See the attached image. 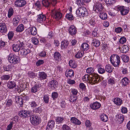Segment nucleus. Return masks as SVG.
<instances>
[{
	"instance_id": "79ce46f5",
	"label": "nucleus",
	"mask_w": 130,
	"mask_h": 130,
	"mask_svg": "<svg viewBox=\"0 0 130 130\" xmlns=\"http://www.w3.org/2000/svg\"><path fill=\"white\" fill-rule=\"evenodd\" d=\"M77 98L76 96L72 95L70 96V98L69 99L70 101L72 102H76Z\"/></svg>"
},
{
	"instance_id": "393cba45",
	"label": "nucleus",
	"mask_w": 130,
	"mask_h": 130,
	"mask_svg": "<svg viewBox=\"0 0 130 130\" xmlns=\"http://www.w3.org/2000/svg\"><path fill=\"white\" fill-rule=\"evenodd\" d=\"M28 75L29 78H34L36 77L37 74L32 71H30L28 73Z\"/></svg>"
},
{
	"instance_id": "a19ab883",
	"label": "nucleus",
	"mask_w": 130,
	"mask_h": 130,
	"mask_svg": "<svg viewBox=\"0 0 130 130\" xmlns=\"http://www.w3.org/2000/svg\"><path fill=\"white\" fill-rule=\"evenodd\" d=\"M121 49L123 53H126L129 50V48L127 46L124 45L122 47Z\"/></svg>"
},
{
	"instance_id": "7ed1b4c3",
	"label": "nucleus",
	"mask_w": 130,
	"mask_h": 130,
	"mask_svg": "<svg viewBox=\"0 0 130 130\" xmlns=\"http://www.w3.org/2000/svg\"><path fill=\"white\" fill-rule=\"evenodd\" d=\"M8 58L9 62L13 64L17 63L20 61L19 57L13 54H9L8 56Z\"/></svg>"
},
{
	"instance_id": "5fc2aeb1",
	"label": "nucleus",
	"mask_w": 130,
	"mask_h": 130,
	"mask_svg": "<svg viewBox=\"0 0 130 130\" xmlns=\"http://www.w3.org/2000/svg\"><path fill=\"white\" fill-rule=\"evenodd\" d=\"M33 43L35 45H37L38 44L39 41L36 38H33L32 39Z\"/></svg>"
},
{
	"instance_id": "6e6552de",
	"label": "nucleus",
	"mask_w": 130,
	"mask_h": 130,
	"mask_svg": "<svg viewBox=\"0 0 130 130\" xmlns=\"http://www.w3.org/2000/svg\"><path fill=\"white\" fill-rule=\"evenodd\" d=\"M17 43V44L13 45V50L15 52H18L24 45L23 42H21L20 41H19Z\"/></svg>"
},
{
	"instance_id": "774afa93",
	"label": "nucleus",
	"mask_w": 130,
	"mask_h": 130,
	"mask_svg": "<svg viewBox=\"0 0 130 130\" xmlns=\"http://www.w3.org/2000/svg\"><path fill=\"white\" fill-rule=\"evenodd\" d=\"M13 123L11 122H10V124H9L7 126V130H10L12 128V127Z\"/></svg>"
},
{
	"instance_id": "052dcab7",
	"label": "nucleus",
	"mask_w": 130,
	"mask_h": 130,
	"mask_svg": "<svg viewBox=\"0 0 130 130\" xmlns=\"http://www.w3.org/2000/svg\"><path fill=\"white\" fill-rule=\"evenodd\" d=\"M44 63V61L43 60H39L36 63V64L37 66H39L40 65L43 64Z\"/></svg>"
},
{
	"instance_id": "09e8293b",
	"label": "nucleus",
	"mask_w": 130,
	"mask_h": 130,
	"mask_svg": "<svg viewBox=\"0 0 130 130\" xmlns=\"http://www.w3.org/2000/svg\"><path fill=\"white\" fill-rule=\"evenodd\" d=\"M38 88L37 86L35 85L32 87L31 89V92L33 93L36 92L37 90V88Z\"/></svg>"
},
{
	"instance_id": "13d9d810",
	"label": "nucleus",
	"mask_w": 130,
	"mask_h": 130,
	"mask_svg": "<svg viewBox=\"0 0 130 130\" xmlns=\"http://www.w3.org/2000/svg\"><path fill=\"white\" fill-rule=\"evenodd\" d=\"M3 68L5 71H9L10 70V68L9 65L4 66Z\"/></svg>"
},
{
	"instance_id": "c85d7f7f",
	"label": "nucleus",
	"mask_w": 130,
	"mask_h": 130,
	"mask_svg": "<svg viewBox=\"0 0 130 130\" xmlns=\"http://www.w3.org/2000/svg\"><path fill=\"white\" fill-rule=\"evenodd\" d=\"M65 75L67 77H72L74 76L73 71L71 70H69L68 71L66 72Z\"/></svg>"
},
{
	"instance_id": "aec40b11",
	"label": "nucleus",
	"mask_w": 130,
	"mask_h": 130,
	"mask_svg": "<svg viewBox=\"0 0 130 130\" xmlns=\"http://www.w3.org/2000/svg\"><path fill=\"white\" fill-rule=\"evenodd\" d=\"M71 122L76 125H79L80 124V121L75 117H72L71 119Z\"/></svg>"
},
{
	"instance_id": "473e14b6",
	"label": "nucleus",
	"mask_w": 130,
	"mask_h": 130,
	"mask_svg": "<svg viewBox=\"0 0 130 130\" xmlns=\"http://www.w3.org/2000/svg\"><path fill=\"white\" fill-rule=\"evenodd\" d=\"M20 20V19L18 17L14 18L13 20L14 26H17L19 24Z\"/></svg>"
},
{
	"instance_id": "20e7f679",
	"label": "nucleus",
	"mask_w": 130,
	"mask_h": 130,
	"mask_svg": "<svg viewBox=\"0 0 130 130\" xmlns=\"http://www.w3.org/2000/svg\"><path fill=\"white\" fill-rule=\"evenodd\" d=\"M77 14L83 17L87 16L88 15V12L87 9L85 7H79L76 11Z\"/></svg>"
},
{
	"instance_id": "2eb2a0df",
	"label": "nucleus",
	"mask_w": 130,
	"mask_h": 130,
	"mask_svg": "<svg viewBox=\"0 0 130 130\" xmlns=\"http://www.w3.org/2000/svg\"><path fill=\"white\" fill-rule=\"evenodd\" d=\"M7 31V29L5 24L4 23H0V31L5 32Z\"/></svg>"
},
{
	"instance_id": "e2e57ef3",
	"label": "nucleus",
	"mask_w": 130,
	"mask_h": 130,
	"mask_svg": "<svg viewBox=\"0 0 130 130\" xmlns=\"http://www.w3.org/2000/svg\"><path fill=\"white\" fill-rule=\"evenodd\" d=\"M109 84L111 85H113L115 83V81L112 78L110 79L108 81Z\"/></svg>"
},
{
	"instance_id": "680f3d73",
	"label": "nucleus",
	"mask_w": 130,
	"mask_h": 130,
	"mask_svg": "<svg viewBox=\"0 0 130 130\" xmlns=\"http://www.w3.org/2000/svg\"><path fill=\"white\" fill-rule=\"evenodd\" d=\"M79 87L83 90H85L86 89V86L84 84L81 83L79 85Z\"/></svg>"
},
{
	"instance_id": "49530a36",
	"label": "nucleus",
	"mask_w": 130,
	"mask_h": 130,
	"mask_svg": "<svg viewBox=\"0 0 130 130\" xmlns=\"http://www.w3.org/2000/svg\"><path fill=\"white\" fill-rule=\"evenodd\" d=\"M83 52H82V53L81 52H78L75 55V57L77 58H81L83 56Z\"/></svg>"
},
{
	"instance_id": "7c9ffc66",
	"label": "nucleus",
	"mask_w": 130,
	"mask_h": 130,
	"mask_svg": "<svg viewBox=\"0 0 130 130\" xmlns=\"http://www.w3.org/2000/svg\"><path fill=\"white\" fill-rule=\"evenodd\" d=\"M69 32H76V28L74 25L70 26L69 29Z\"/></svg>"
},
{
	"instance_id": "f8f14e48",
	"label": "nucleus",
	"mask_w": 130,
	"mask_h": 130,
	"mask_svg": "<svg viewBox=\"0 0 130 130\" xmlns=\"http://www.w3.org/2000/svg\"><path fill=\"white\" fill-rule=\"evenodd\" d=\"M118 9L120 10L122 15H126L128 12V11L125 9L124 6H120L118 7Z\"/></svg>"
},
{
	"instance_id": "4be33fe9",
	"label": "nucleus",
	"mask_w": 130,
	"mask_h": 130,
	"mask_svg": "<svg viewBox=\"0 0 130 130\" xmlns=\"http://www.w3.org/2000/svg\"><path fill=\"white\" fill-rule=\"evenodd\" d=\"M113 101L114 103L117 105H121L122 103V100L119 98L115 99Z\"/></svg>"
},
{
	"instance_id": "b1692460",
	"label": "nucleus",
	"mask_w": 130,
	"mask_h": 130,
	"mask_svg": "<svg viewBox=\"0 0 130 130\" xmlns=\"http://www.w3.org/2000/svg\"><path fill=\"white\" fill-rule=\"evenodd\" d=\"M98 67V71L99 73L101 74H103L105 73V69L103 68L102 66L101 65L99 64Z\"/></svg>"
},
{
	"instance_id": "6e6d98bb",
	"label": "nucleus",
	"mask_w": 130,
	"mask_h": 130,
	"mask_svg": "<svg viewBox=\"0 0 130 130\" xmlns=\"http://www.w3.org/2000/svg\"><path fill=\"white\" fill-rule=\"evenodd\" d=\"M66 17L67 19L70 20H72L73 19V15L71 14H67L66 15Z\"/></svg>"
},
{
	"instance_id": "0e129e2a",
	"label": "nucleus",
	"mask_w": 130,
	"mask_h": 130,
	"mask_svg": "<svg viewBox=\"0 0 130 130\" xmlns=\"http://www.w3.org/2000/svg\"><path fill=\"white\" fill-rule=\"evenodd\" d=\"M122 30V29L120 27H118L115 29V31L116 32H120Z\"/></svg>"
},
{
	"instance_id": "c9c22d12",
	"label": "nucleus",
	"mask_w": 130,
	"mask_h": 130,
	"mask_svg": "<svg viewBox=\"0 0 130 130\" xmlns=\"http://www.w3.org/2000/svg\"><path fill=\"white\" fill-rule=\"evenodd\" d=\"M99 15L100 18L103 20H105L107 17V14L106 13H103L102 12H100Z\"/></svg>"
},
{
	"instance_id": "bb28decb",
	"label": "nucleus",
	"mask_w": 130,
	"mask_h": 130,
	"mask_svg": "<svg viewBox=\"0 0 130 130\" xmlns=\"http://www.w3.org/2000/svg\"><path fill=\"white\" fill-rule=\"evenodd\" d=\"M54 59L56 60H59L61 58V55L60 53L58 52L54 53Z\"/></svg>"
},
{
	"instance_id": "338daca9",
	"label": "nucleus",
	"mask_w": 130,
	"mask_h": 130,
	"mask_svg": "<svg viewBox=\"0 0 130 130\" xmlns=\"http://www.w3.org/2000/svg\"><path fill=\"white\" fill-rule=\"evenodd\" d=\"M62 128L63 130H70L69 127L66 125H64L62 126Z\"/></svg>"
},
{
	"instance_id": "e433bc0d",
	"label": "nucleus",
	"mask_w": 130,
	"mask_h": 130,
	"mask_svg": "<svg viewBox=\"0 0 130 130\" xmlns=\"http://www.w3.org/2000/svg\"><path fill=\"white\" fill-rule=\"evenodd\" d=\"M15 100L17 103L19 104L21 106L23 104V101L21 98H20L19 96L16 97Z\"/></svg>"
},
{
	"instance_id": "864d4df0",
	"label": "nucleus",
	"mask_w": 130,
	"mask_h": 130,
	"mask_svg": "<svg viewBox=\"0 0 130 130\" xmlns=\"http://www.w3.org/2000/svg\"><path fill=\"white\" fill-rule=\"evenodd\" d=\"M71 92L73 94V95H74L76 96L78 93V91L76 89H73L72 90Z\"/></svg>"
},
{
	"instance_id": "69168bd1",
	"label": "nucleus",
	"mask_w": 130,
	"mask_h": 130,
	"mask_svg": "<svg viewBox=\"0 0 130 130\" xmlns=\"http://www.w3.org/2000/svg\"><path fill=\"white\" fill-rule=\"evenodd\" d=\"M67 83L70 84H73L75 83V82L74 80L69 79L68 80Z\"/></svg>"
},
{
	"instance_id": "f03ea898",
	"label": "nucleus",
	"mask_w": 130,
	"mask_h": 130,
	"mask_svg": "<svg viewBox=\"0 0 130 130\" xmlns=\"http://www.w3.org/2000/svg\"><path fill=\"white\" fill-rule=\"evenodd\" d=\"M120 57L117 55H112L110 57V61L113 65L115 67L119 66L120 61Z\"/></svg>"
},
{
	"instance_id": "58836bf2",
	"label": "nucleus",
	"mask_w": 130,
	"mask_h": 130,
	"mask_svg": "<svg viewBox=\"0 0 130 130\" xmlns=\"http://www.w3.org/2000/svg\"><path fill=\"white\" fill-rule=\"evenodd\" d=\"M105 69L107 72L109 73L111 72L112 71V69L109 64H108L105 66Z\"/></svg>"
},
{
	"instance_id": "2f4dec72",
	"label": "nucleus",
	"mask_w": 130,
	"mask_h": 130,
	"mask_svg": "<svg viewBox=\"0 0 130 130\" xmlns=\"http://www.w3.org/2000/svg\"><path fill=\"white\" fill-rule=\"evenodd\" d=\"M24 29L23 25L22 24H21L17 27L16 30L17 32H22L24 30Z\"/></svg>"
},
{
	"instance_id": "72a5a7b5",
	"label": "nucleus",
	"mask_w": 130,
	"mask_h": 130,
	"mask_svg": "<svg viewBox=\"0 0 130 130\" xmlns=\"http://www.w3.org/2000/svg\"><path fill=\"white\" fill-rule=\"evenodd\" d=\"M102 121L104 122H106L108 120V118L107 115L104 114L100 116Z\"/></svg>"
},
{
	"instance_id": "f257e3e1",
	"label": "nucleus",
	"mask_w": 130,
	"mask_h": 130,
	"mask_svg": "<svg viewBox=\"0 0 130 130\" xmlns=\"http://www.w3.org/2000/svg\"><path fill=\"white\" fill-rule=\"evenodd\" d=\"M84 81H87L92 84H94L98 83L101 80L100 78L99 77L98 74H86L83 78Z\"/></svg>"
},
{
	"instance_id": "c03bdc74",
	"label": "nucleus",
	"mask_w": 130,
	"mask_h": 130,
	"mask_svg": "<svg viewBox=\"0 0 130 130\" xmlns=\"http://www.w3.org/2000/svg\"><path fill=\"white\" fill-rule=\"evenodd\" d=\"M94 71V69L91 67L89 68L86 70V72L88 73H91V74H93L92 73Z\"/></svg>"
},
{
	"instance_id": "4468645a",
	"label": "nucleus",
	"mask_w": 130,
	"mask_h": 130,
	"mask_svg": "<svg viewBox=\"0 0 130 130\" xmlns=\"http://www.w3.org/2000/svg\"><path fill=\"white\" fill-rule=\"evenodd\" d=\"M101 106V104L98 102H95L90 105V107L92 109L94 110L100 108Z\"/></svg>"
},
{
	"instance_id": "a211bd4d",
	"label": "nucleus",
	"mask_w": 130,
	"mask_h": 130,
	"mask_svg": "<svg viewBox=\"0 0 130 130\" xmlns=\"http://www.w3.org/2000/svg\"><path fill=\"white\" fill-rule=\"evenodd\" d=\"M116 119L120 122V123H122L124 120L123 115L121 114H119L117 116Z\"/></svg>"
},
{
	"instance_id": "9d476101",
	"label": "nucleus",
	"mask_w": 130,
	"mask_h": 130,
	"mask_svg": "<svg viewBox=\"0 0 130 130\" xmlns=\"http://www.w3.org/2000/svg\"><path fill=\"white\" fill-rule=\"evenodd\" d=\"M30 120L31 123L34 125H37L39 124V118L37 116L32 115L30 117Z\"/></svg>"
},
{
	"instance_id": "9b49d317",
	"label": "nucleus",
	"mask_w": 130,
	"mask_h": 130,
	"mask_svg": "<svg viewBox=\"0 0 130 130\" xmlns=\"http://www.w3.org/2000/svg\"><path fill=\"white\" fill-rule=\"evenodd\" d=\"M19 115L23 118H26L29 117L31 115L30 112L26 110H22L19 113Z\"/></svg>"
},
{
	"instance_id": "0eeeda50",
	"label": "nucleus",
	"mask_w": 130,
	"mask_h": 130,
	"mask_svg": "<svg viewBox=\"0 0 130 130\" xmlns=\"http://www.w3.org/2000/svg\"><path fill=\"white\" fill-rule=\"evenodd\" d=\"M56 3V0H51L50 2L47 0H43L42 1V4L43 6L46 7H49L51 4L54 6Z\"/></svg>"
},
{
	"instance_id": "4c0bfd02",
	"label": "nucleus",
	"mask_w": 130,
	"mask_h": 130,
	"mask_svg": "<svg viewBox=\"0 0 130 130\" xmlns=\"http://www.w3.org/2000/svg\"><path fill=\"white\" fill-rule=\"evenodd\" d=\"M121 58L123 61L125 62H127L129 60L128 57L126 55H123L121 56Z\"/></svg>"
},
{
	"instance_id": "3c124183",
	"label": "nucleus",
	"mask_w": 130,
	"mask_h": 130,
	"mask_svg": "<svg viewBox=\"0 0 130 130\" xmlns=\"http://www.w3.org/2000/svg\"><path fill=\"white\" fill-rule=\"evenodd\" d=\"M126 39L125 37H122L120 39L119 42L121 43L124 44L126 42Z\"/></svg>"
},
{
	"instance_id": "c756f323",
	"label": "nucleus",
	"mask_w": 130,
	"mask_h": 130,
	"mask_svg": "<svg viewBox=\"0 0 130 130\" xmlns=\"http://www.w3.org/2000/svg\"><path fill=\"white\" fill-rule=\"evenodd\" d=\"M92 44L96 47L99 46L100 44V41L97 39H94L93 40L92 43Z\"/></svg>"
},
{
	"instance_id": "4d7b16f0",
	"label": "nucleus",
	"mask_w": 130,
	"mask_h": 130,
	"mask_svg": "<svg viewBox=\"0 0 130 130\" xmlns=\"http://www.w3.org/2000/svg\"><path fill=\"white\" fill-rule=\"evenodd\" d=\"M115 0H105V2L106 4H109L110 5L112 4L114 2Z\"/></svg>"
},
{
	"instance_id": "423d86ee",
	"label": "nucleus",
	"mask_w": 130,
	"mask_h": 130,
	"mask_svg": "<svg viewBox=\"0 0 130 130\" xmlns=\"http://www.w3.org/2000/svg\"><path fill=\"white\" fill-rule=\"evenodd\" d=\"M103 8V7L102 4L99 2L95 3L93 7V10L97 12H101Z\"/></svg>"
},
{
	"instance_id": "6ab92c4d",
	"label": "nucleus",
	"mask_w": 130,
	"mask_h": 130,
	"mask_svg": "<svg viewBox=\"0 0 130 130\" xmlns=\"http://www.w3.org/2000/svg\"><path fill=\"white\" fill-rule=\"evenodd\" d=\"M69 42L67 40H64L62 41L61 45V47L62 49L66 48L69 44Z\"/></svg>"
},
{
	"instance_id": "a18cd8bd",
	"label": "nucleus",
	"mask_w": 130,
	"mask_h": 130,
	"mask_svg": "<svg viewBox=\"0 0 130 130\" xmlns=\"http://www.w3.org/2000/svg\"><path fill=\"white\" fill-rule=\"evenodd\" d=\"M28 32H34L37 31V29L35 27L30 28L28 29Z\"/></svg>"
},
{
	"instance_id": "bf43d9fd",
	"label": "nucleus",
	"mask_w": 130,
	"mask_h": 130,
	"mask_svg": "<svg viewBox=\"0 0 130 130\" xmlns=\"http://www.w3.org/2000/svg\"><path fill=\"white\" fill-rule=\"evenodd\" d=\"M44 101L46 103H47L48 102V97L47 95H45L44 96Z\"/></svg>"
},
{
	"instance_id": "1a4fd4ad",
	"label": "nucleus",
	"mask_w": 130,
	"mask_h": 130,
	"mask_svg": "<svg viewBox=\"0 0 130 130\" xmlns=\"http://www.w3.org/2000/svg\"><path fill=\"white\" fill-rule=\"evenodd\" d=\"M26 2L24 0H17L15 2V5L16 7H22L26 4Z\"/></svg>"
},
{
	"instance_id": "cd10ccee",
	"label": "nucleus",
	"mask_w": 130,
	"mask_h": 130,
	"mask_svg": "<svg viewBox=\"0 0 130 130\" xmlns=\"http://www.w3.org/2000/svg\"><path fill=\"white\" fill-rule=\"evenodd\" d=\"M81 49L84 51H87L89 48V45L86 43H83L82 44Z\"/></svg>"
},
{
	"instance_id": "dca6fc26",
	"label": "nucleus",
	"mask_w": 130,
	"mask_h": 130,
	"mask_svg": "<svg viewBox=\"0 0 130 130\" xmlns=\"http://www.w3.org/2000/svg\"><path fill=\"white\" fill-rule=\"evenodd\" d=\"M49 85L53 89L55 88L58 85L57 82L55 80H53L50 82Z\"/></svg>"
},
{
	"instance_id": "ddd939ff",
	"label": "nucleus",
	"mask_w": 130,
	"mask_h": 130,
	"mask_svg": "<svg viewBox=\"0 0 130 130\" xmlns=\"http://www.w3.org/2000/svg\"><path fill=\"white\" fill-rule=\"evenodd\" d=\"M46 20V17L45 15L40 14L38 15L37 21L40 23H42L43 22L45 21Z\"/></svg>"
},
{
	"instance_id": "de8ad7c7",
	"label": "nucleus",
	"mask_w": 130,
	"mask_h": 130,
	"mask_svg": "<svg viewBox=\"0 0 130 130\" xmlns=\"http://www.w3.org/2000/svg\"><path fill=\"white\" fill-rule=\"evenodd\" d=\"M77 4L79 6H81L85 5L84 1L82 0H77Z\"/></svg>"
},
{
	"instance_id": "39448f33",
	"label": "nucleus",
	"mask_w": 130,
	"mask_h": 130,
	"mask_svg": "<svg viewBox=\"0 0 130 130\" xmlns=\"http://www.w3.org/2000/svg\"><path fill=\"white\" fill-rule=\"evenodd\" d=\"M51 12L52 17L57 20H59L62 17V14L55 9L52 10Z\"/></svg>"
},
{
	"instance_id": "f704fd0d",
	"label": "nucleus",
	"mask_w": 130,
	"mask_h": 130,
	"mask_svg": "<svg viewBox=\"0 0 130 130\" xmlns=\"http://www.w3.org/2000/svg\"><path fill=\"white\" fill-rule=\"evenodd\" d=\"M70 66L72 68H75L76 67V64L74 60H71L69 63Z\"/></svg>"
},
{
	"instance_id": "5701e85b",
	"label": "nucleus",
	"mask_w": 130,
	"mask_h": 130,
	"mask_svg": "<svg viewBox=\"0 0 130 130\" xmlns=\"http://www.w3.org/2000/svg\"><path fill=\"white\" fill-rule=\"evenodd\" d=\"M16 84L13 81L9 82L8 84V87L10 89H12L16 87Z\"/></svg>"
},
{
	"instance_id": "412c9836",
	"label": "nucleus",
	"mask_w": 130,
	"mask_h": 130,
	"mask_svg": "<svg viewBox=\"0 0 130 130\" xmlns=\"http://www.w3.org/2000/svg\"><path fill=\"white\" fill-rule=\"evenodd\" d=\"M30 52L29 50L22 48L21 49V54L22 55H26L29 53Z\"/></svg>"
},
{
	"instance_id": "603ef678",
	"label": "nucleus",
	"mask_w": 130,
	"mask_h": 130,
	"mask_svg": "<svg viewBox=\"0 0 130 130\" xmlns=\"http://www.w3.org/2000/svg\"><path fill=\"white\" fill-rule=\"evenodd\" d=\"M85 124L87 127H90L92 123L90 122L89 120H87L86 121Z\"/></svg>"
},
{
	"instance_id": "37998d69",
	"label": "nucleus",
	"mask_w": 130,
	"mask_h": 130,
	"mask_svg": "<svg viewBox=\"0 0 130 130\" xmlns=\"http://www.w3.org/2000/svg\"><path fill=\"white\" fill-rule=\"evenodd\" d=\"M55 122L53 120H50L48 122L47 124V127L50 128L53 127L54 125Z\"/></svg>"
},
{
	"instance_id": "f3484780",
	"label": "nucleus",
	"mask_w": 130,
	"mask_h": 130,
	"mask_svg": "<svg viewBox=\"0 0 130 130\" xmlns=\"http://www.w3.org/2000/svg\"><path fill=\"white\" fill-rule=\"evenodd\" d=\"M39 78L41 80L45 79L47 77V75L44 72H40L38 74Z\"/></svg>"
},
{
	"instance_id": "a878e982",
	"label": "nucleus",
	"mask_w": 130,
	"mask_h": 130,
	"mask_svg": "<svg viewBox=\"0 0 130 130\" xmlns=\"http://www.w3.org/2000/svg\"><path fill=\"white\" fill-rule=\"evenodd\" d=\"M122 83L124 86L127 85L129 83L128 79L126 77L124 78L122 80Z\"/></svg>"
},
{
	"instance_id": "ea45409f",
	"label": "nucleus",
	"mask_w": 130,
	"mask_h": 130,
	"mask_svg": "<svg viewBox=\"0 0 130 130\" xmlns=\"http://www.w3.org/2000/svg\"><path fill=\"white\" fill-rule=\"evenodd\" d=\"M14 13V10L13 9L10 8L9 9L8 16L9 18H10L12 16Z\"/></svg>"
},
{
	"instance_id": "8fccbe9b",
	"label": "nucleus",
	"mask_w": 130,
	"mask_h": 130,
	"mask_svg": "<svg viewBox=\"0 0 130 130\" xmlns=\"http://www.w3.org/2000/svg\"><path fill=\"white\" fill-rule=\"evenodd\" d=\"M64 119L63 117H57L56 119L57 122L59 123H62V122L63 120Z\"/></svg>"
}]
</instances>
